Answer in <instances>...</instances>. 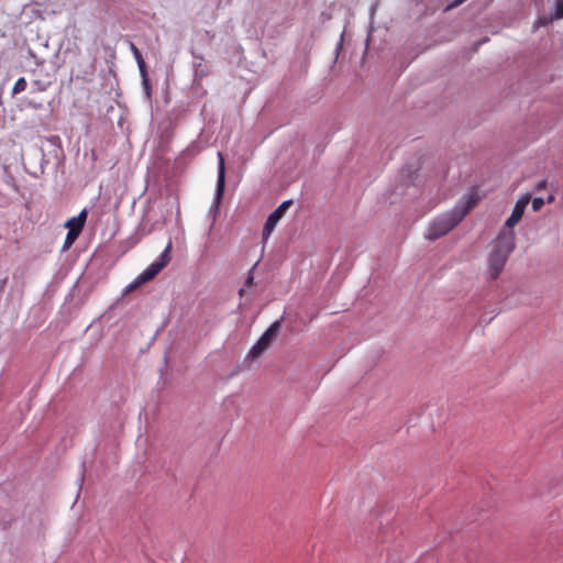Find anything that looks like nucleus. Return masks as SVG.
<instances>
[{"mask_svg": "<svg viewBox=\"0 0 563 563\" xmlns=\"http://www.w3.org/2000/svg\"><path fill=\"white\" fill-rule=\"evenodd\" d=\"M475 203L476 200L473 196L464 197L450 211L434 218L430 222L426 238L430 241H434L449 233L463 220Z\"/></svg>", "mask_w": 563, "mask_h": 563, "instance_id": "obj_1", "label": "nucleus"}, {"mask_svg": "<svg viewBox=\"0 0 563 563\" xmlns=\"http://www.w3.org/2000/svg\"><path fill=\"white\" fill-rule=\"evenodd\" d=\"M515 233L512 230H501L490 243L487 257V276L497 279L501 274L510 254L515 250Z\"/></svg>", "mask_w": 563, "mask_h": 563, "instance_id": "obj_2", "label": "nucleus"}, {"mask_svg": "<svg viewBox=\"0 0 563 563\" xmlns=\"http://www.w3.org/2000/svg\"><path fill=\"white\" fill-rule=\"evenodd\" d=\"M172 243L169 242L165 250L159 254V256L152 262L141 274H139L132 283H130L124 292H131L135 290L141 285L152 280L170 261Z\"/></svg>", "mask_w": 563, "mask_h": 563, "instance_id": "obj_3", "label": "nucleus"}, {"mask_svg": "<svg viewBox=\"0 0 563 563\" xmlns=\"http://www.w3.org/2000/svg\"><path fill=\"white\" fill-rule=\"evenodd\" d=\"M218 178H217V186L214 191L213 201L210 206L209 213L212 214V222L216 221V217L219 211V206L223 196L224 191V185H225V164H224V157L221 152H218Z\"/></svg>", "mask_w": 563, "mask_h": 563, "instance_id": "obj_4", "label": "nucleus"}, {"mask_svg": "<svg viewBox=\"0 0 563 563\" xmlns=\"http://www.w3.org/2000/svg\"><path fill=\"white\" fill-rule=\"evenodd\" d=\"M291 200H285L268 216L263 229L264 238H267L274 231L275 227L284 217L286 210L291 206Z\"/></svg>", "mask_w": 563, "mask_h": 563, "instance_id": "obj_5", "label": "nucleus"}, {"mask_svg": "<svg viewBox=\"0 0 563 563\" xmlns=\"http://www.w3.org/2000/svg\"><path fill=\"white\" fill-rule=\"evenodd\" d=\"M529 201H530L529 195H525L518 199V201L516 202V205L512 209L510 217L505 222V227L507 228L506 230H511L521 220L525 209H526L527 205L529 203Z\"/></svg>", "mask_w": 563, "mask_h": 563, "instance_id": "obj_6", "label": "nucleus"}, {"mask_svg": "<svg viewBox=\"0 0 563 563\" xmlns=\"http://www.w3.org/2000/svg\"><path fill=\"white\" fill-rule=\"evenodd\" d=\"M280 325H282V321L280 320L274 321L269 325V328L261 335L262 339H264L266 342L272 344L273 340L277 336V334L279 332Z\"/></svg>", "mask_w": 563, "mask_h": 563, "instance_id": "obj_7", "label": "nucleus"}, {"mask_svg": "<svg viewBox=\"0 0 563 563\" xmlns=\"http://www.w3.org/2000/svg\"><path fill=\"white\" fill-rule=\"evenodd\" d=\"M271 344L266 342L262 336L257 340V342L251 347L249 352V357L256 358L258 357L265 350L268 349Z\"/></svg>", "mask_w": 563, "mask_h": 563, "instance_id": "obj_8", "label": "nucleus"}, {"mask_svg": "<svg viewBox=\"0 0 563 563\" xmlns=\"http://www.w3.org/2000/svg\"><path fill=\"white\" fill-rule=\"evenodd\" d=\"M195 77L202 78L207 75V66L203 64L202 58L194 63Z\"/></svg>", "mask_w": 563, "mask_h": 563, "instance_id": "obj_9", "label": "nucleus"}, {"mask_svg": "<svg viewBox=\"0 0 563 563\" xmlns=\"http://www.w3.org/2000/svg\"><path fill=\"white\" fill-rule=\"evenodd\" d=\"M554 7L555 10L551 14L550 20L563 19V0H555Z\"/></svg>", "mask_w": 563, "mask_h": 563, "instance_id": "obj_10", "label": "nucleus"}, {"mask_svg": "<svg viewBox=\"0 0 563 563\" xmlns=\"http://www.w3.org/2000/svg\"><path fill=\"white\" fill-rule=\"evenodd\" d=\"M27 82L24 77H20L12 89V95H18L26 89Z\"/></svg>", "mask_w": 563, "mask_h": 563, "instance_id": "obj_11", "label": "nucleus"}, {"mask_svg": "<svg viewBox=\"0 0 563 563\" xmlns=\"http://www.w3.org/2000/svg\"><path fill=\"white\" fill-rule=\"evenodd\" d=\"M78 235H79V233H76L75 230L68 231L66 234L65 241H64L63 249L67 250L68 247H70L73 245V243L76 241V239L78 238Z\"/></svg>", "mask_w": 563, "mask_h": 563, "instance_id": "obj_12", "label": "nucleus"}, {"mask_svg": "<svg viewBox=\"0 0 563 563\" xmlns=\"http://www.w3.org/2000/svg\"><path fill=\"white\" fill-rule=\"evenodd\" d=\"M48 87V82H44L42 80H34L32 82V91L33 92H42L45 91Z\"/></svg>", "mask_w": 563, "mask_h": 563, "instance_id": "obj_13", "label": "nucleus"}, {"mask_svg": "<svg viewBox=\"0 0 563 563\" xmlns=\"http://www.w3.org/2000/svg\"><path fill=\"white\" fill-rule=\"evenodd\" d=\"M65 227L68 229V231L75 230V231H76V233H79V234H80V232H81V230H82V227H81V225H79V223L77 224L75 217L70 218V219L65 223Z\"/></svg>", "mask_w": 563, "mask_h": 563, "instance_id": "obj_14", "label": "nucleus"}, {"mask_svg": "<svg viewBox=\"0 0 563 563\" xmlns=\"http://www.w3.org/2000/svg\"><path fill=\"white\" fill-rule=\"evenodd\" d=\"M142 85H143V88H144L147 99H150L151 98V86H150V80H148L147 76L142 77Z\"/></svg>", "mask_w": 563, "mask_h": 563, "instance_id": "obj_15", "label": "nucleus"}, {"mask_svg": "<svg viewBox=\"0 0 563 563\" xmlns=\"http://www.w3.org/2000/svg\"><path fill=\"white\" fill-rule=\"evenodd\" d=\"M87 218V210L82 209L77 217H75L77 224L84 228Z\"/></svg>", "mask_w": 563, "mask_h": 563, "instance_id": "obj_16", "label": "nucleus"}, {"mask_svg": "<svg viewBox=\"0 0 563 563\" xmlns=\"http://www.w3.org/2000/svg\"><path fill=\"white\" fill-rule=\"evenodd\" d=\"M130 48L136 62L143 58L140 49L133 43L130 44Z\"/></svg>", "mask_w": 563, "mask_h": 563, "instance_id": "obj_17", "label": "nucleus"}, {"mask_svg": "<svg viewBox=\"0 0 563 563\" xmlns=\"http://www.w3.org/2000/svg\"><path fill=\"white\" fill-rule=\"evenodd\" d=\"M136 64H137L141 76L142 77L147 76L146 65H145L144 59L142 58V59L137 60Z\"/></svg>", "mask_w": 563, "mask_h": 563, "instance_id": "obj_18", "label": "nucleus"}, {"mask_svg": "<svg viewBox=\"0 0 563 563\" xmlns=\"http://www.w3.org/2000/svg\"><path fill=\"white\" fill-rule=\"evenodd\" d=\"M551 21L552 20H550V18H545V16L539 18L536 21L534 27L538 29V27H541V26H545Z\"/></svg>", "mask_w": 563, "mask_h": 563, "instance_id": "obj_19", "label": "nucleus"}, {"mask_svg": "<svg viewBox=\"0 0 563 563\" xmlns=\"http://www.w3.org/2000/svg\"><path fill=\"white\" fill-rule=\"evenodd\" d=\"M544 205L543 198H534L532 200V209L538 211Z\"/></svg>", "mask_w": 563, "mask_h": 563, "instance_id": "obj_20", "label": "nucleus"}, {"mask_svg": "<svg viewBox=\"0 0 563 563\" xmlns=\"http://www.w3.org/2000/svg\"><path fill=\"white\" fill-rule=\"evenodd\" d=\"M255 266H256V264L249 272V276H247V278L245 280V285H244L245 287H249L253 284V280H254L253 271H254Z\"/></svg>", "mask_w": 563, "mask_h": 563, "instance_id": "obj_21", "label": "nucleus"}, {"mask_svg": "<svg viewBox=\"0 0 563 563\" xmlns=\"http://www.w3.org/2000/svg\"><path fill=\"white\" fill-rule=\"evenodd\" d=\"M465 0H454L452 1L450 4H448L445 8H444V11H449L460 4H462Z\"/></svg>", "mask_w": 563, "mask_h": 563, "instance_id": "obj_22", "label": "nucleus"}, {"mask_svg": "<svg viewBox=\"0 0 563 563\" xmlns=\"http://www.w3.org/2000/svg\"><path fill=\"white\" fill-rule=\"evenodd\" d=\"M547 185V180H540L538 184H537V189H542L544 188Z\"/></svg>", "mask_w": 563, "mask_h": 563, "instance_id": "obj_23", "label": "nucleus"}, {"mask_svg": "<svg viewBox=\"0 0 563 563\" xmlns=\"http://www.w3.org/2000/svg\"><path fill=\"white\" fill-rule=\"evenodd\" d=\"M7 280H8L7 277L0 280V289H2L4 287Z\"/></svg>", "mask_w": 563, "mask_h": 563, "instance_id": "obj_24", "label": "nucleus"}, {"mask_svg": "<svg viewBox=\"0 0 563 563\" xmlns=\"http://www.w3.org/2000/svg\"><path fill=\"white\" fill-rule=\"evenodd\" d=\"M244 292H245V286L239 290V295L243 296Z\"/></svg>", "mask_w": 563, "mask_h": 563, "instance_id": "obj_25", "label": "nucleus"}, {"mask_svg": "<svg viewBox=\"0 0 563 563\" xmlns=\"http://www.w3.org/2000/svg\"><path fill=\"white\" fill-rule=\"evenodd\" d=\"M552 200H553V196H550V197L548 198V201H552Z\"/></svg>", "mask_w": 563, "mask_h": 563, "instance_id": "obj_26", "label": "nucleus"}]
</instances>
